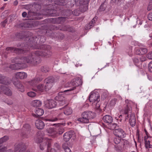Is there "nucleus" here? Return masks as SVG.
Wrapping results in <instances>:
<instances>
[{
    "mask_svg": "<svg viewBox=\"0 0 152 152\" xmlns=\"http://www.w3.org/2000/svg\"><path fill=\"white\" fill-rule=\"evenodd\" d=\"M56 130L57 132V134H62L64 132L63 128L59 126L56 127Z\"/></svg>",
    "mask_w": 152,
    "mask_h": 152,
    "instance_id": "72a5a7b5",
    "label": "nucleus"
},
{
    "mask_svg": "<svg viewBox=\"0 0 152 152\" xmlns=\"http://www.w3.org/2000/svg\"><path fill=\"white\" fill-rule=\"evenodd\" d=\"M40 55L38 51L29 53L26 56V63L32 64H37L40 62Z\"/></svg>",
    "mask_w": 152,
    "mask_h": 152,
    "instance_id": "f03ea898",
    "label": "nucleus"
},
{
    "mask_svg": "<svg viewBox=\"0 0 152 152\" xmlns=\"http://www.w3.org/2000/svg\"><path fill=\"white\" fill-rule=\"evenodd\" d=\"M148 18L150 20H152V12L149 13L148 15Z\"/></svg>",
    "mask_w": 152,
    "mask_h": 152,
    "instance_id": "052dcab7",
    "label": "nucleus"
},
{
    "mask_svg": "<svg viewBox=\"0 0 152 152\" xmlns=\"http://www.w3.org/2000/svg\"><path fill=\"white\" fill-rule=\"evenodd\" d=\"M15 80L16 81L13 82L14 85L19 91L21 92H23L25 91L23 86L22 85V83L16 79H15Z\"/></svg>",
    "mask_w": 152,
    "mask_h": 152,
    "instance_id": "4468645a",
    "label": "nucleus"
},
{
    "mask_svg": "<svg viewBox=\"0 0 152 152\" xmlns=\"http://www.w3.org/2000/svg\"><path fill=\"white\" fill-rule=\"evenodd\" d=\"M48 133V135L52 137H55L56 136L57 132L56 131V127H50L46 129Z\"/></svg>",
    "mask_w": 152,
    "mask_h": 152,
    "instance_id": "ddd939ff",
    "label": "nucleus"
},
{
    "mask_svg": "<svg viewBox=\"0 0 152 152\" xmlns=\"http://www.w3.org/2000/svg\"><path fill=\"white\" fill-rule=\"evenodd\" d=\"M54 81V78L52 76L49 77L45 80V82L46 83L51 84Z\"/></svg>",
    "mask_w": 152,
    "mask_h": 152,
    "instance_id": "473e14b6",
    "label": "nucleus"
},
{
    "mask_svg": "<svg viewBox=\"0 0 152 152\" xmlns=\"http://www.w3.org/2000/svg\"><path fill=\"white\" fill-rule=\"evenodd\" d=\"M72 137V134L70 132L65 133L63 135V140L65 142L68 141Z\"/></svg>",
    "mask_w": 152,
    "mask_h": 152,
    "instance_id": "412c9836",
    "label": "nucleus"
},
{
    "mask_svg": "<svg viewBox=\"0 0 152 152\" xmlns=\"http://www.w3.org/2000/svg\"><path fill=\"white\" fill-rule=\"evenodd\" d=\"M35 14V13L34 12L29 11L28 12V15L27 17H29L33 16Z\"/></svg>",
    "mask_w": 152,
    "mask_h": 152,
    "instance_id": "603ef678",
    "label": "nucleus"
},
{
    "mask_svg": "<svg viewBox=\"0 0 152 152\" xmlns=\"http://www.w3.org/2000/svg\"><path fill=\"white\" fill-rule=\"evenodd\" d=\"M62 93H63V92H60L58 93V95L55 98L56 100L59 102L63 101V100L65 99L64 96V94H62Z\"/></svg>",
    "mask_w": 152,
    "mask_h": 152,
    "instance_id": "a878e982",
    "label": "nucleus"
},
{
    "mask_svg": "<svg viewBox=\"0 0 152 152\" xmlns=\"http://www.w3.org/2000/svg\"><path fill=\"white\" fill-rule=\"evenodd\" d=\"M81 117L78 118L77 121H78L84 124H87L89 123V120H88V119H87L84 116H83L82 114H81Z\"/></svg>",
    "mask_w": 152,
    "mask_h": 152,
    "instance_id": "393cba45",
    "label": "nucleus"
},
{
    "mask_svg": "<svg viewBox=\"0 0 152 152\" xmlns=\"http://www.w3.org/2000/svg\"><path fill=\"white\" fill-rule=\"evenodd\" d=\"M96 20V19L95 18H94L89 24L87 25V28L88 29H90L93 27L94 26Z\"/></svg>",
    "mask_w": 152,
    "mask_h": 152,
    "instance_id": "2f4dec72",
    "label": "nucleus"
},
{
    "mask_svg": "<svg viewBox=\"0 0 152 152\" xmlns=\"http://www.w3.org/2000/svg\"><path fill=\"white\" fill-rule=\"evenodd\" d=\"M132 46L128 47H127L126 50V52L130 56H132Z\"/></svg>",
    "mask_w": 152,
    "mask_h": 152,
    "instance_id": "f704fd0d",
    "label": "nucleus"
},
{
    "mask_svg": "<svg viewBox=\"0 0 152 152\" xmlns=\"http://www.w3.org/2000/svg\"><path fill=\"white\" fill-rule=\"evenodd\" d=\"M90 0H76V3L77 4L79 3L80 5L88 4Z\"/></svg>",
    "mask_w": 152,
    "mask_h": 152,
    "instance_id": "e433bc0d",
    "label": "nucleus"
},
{
    "mask_svg": "<svg viewBox=\"0 0 152 152\" xmlns=\"http://www.w3.org/2000/svg\"><path fill=\"white\" fill-rule=\"evenodd\" d=\"M61 118H60V117L59 118H50L49 119H47V121H52V122H54L55 121H57L59 119H61Z\"/></svg>",
    "mask_w": 152,
    "mask_h": 152,
    "instance_id": "49530a36",
    "label": "nucleus"
},
{
    "mask_svg": "<svg viewBox=\"0 0 152 152\" xmlns=\"http://www.w3.org/2000/svg\"><path fill=\"white\" fill-rule=\"evenodd\" d=\"M66 18L64 17H59L56 19V21L58 23H61L64 21Z\"/></svg>",
    "mask_w": 152,
    "mask_h": 152,
    "instance_id": "de8ad7c7",
    "label": "nucleus"
},
{
    "mask_svg": "<svg viewBox=\"0 0 152 152\" xmlns=\"http://www.w3.org/2000/svg\"><path fill=\"white\" fill-rule=\"evenodd\" d=\"M42 80V78L40 77H38L34 78L31 81L28 82L29 85L34 87L36 85L39 83Z\"/></svg>",
    "mask_w": 152,
    "mask_h": 152,
    "instance_id": "f8f14e48",
    "label": "nucleus"
},
{
    "mask_svg": "<svg viewBox=\"0 0 152 152\" xmlns=\"http://www.w3.org/2000/svg\"><path fill=\"white\" fill-rule=\"evenodd\" d=\"M41 71L44 72L46 73L49 70V69L48 67L46 66L42 67L41 68Z\"/></svg>",
    "mask_w": 152,
    "mask_h": 152,
    "instance_id": "37998d69",
    "label": "nucleus"
},
{
    "mask_svg": "<svg viewBox=\"0 0 152 152\" xmlns=\"http://www.w3.org/2000/svg\"><path fill=\"white\" fill-rule=\"evenodd\" d=\"M57 103L53 99H48L44 102L45 107L48 109L54 108L57 106Z\"/></svg>",
    "mask_w": 152,
    "mask_h": 152,
    "instance_id": "39448f33",
    "label": "nucleus"
},
{
    "mask_svg": "<svg viewBox=\"0 0 152 152\" xmlns=\"http://www.w3.org/2000/svg\"><path fill=\"white\" fill-rule=\"evenodd\" d=\"M42 132H39L37 134V137L35 138V140L37 143H40L42 140Z\"/></svg>",
    "mask_w": 152,
    "mask_h": 152,
    "instance_id": "4be33fe9",
    "label": "nucleus"
},
{
    "mask_svg": "<svg viewBox=\"0 0 152 152\" xmlns=\"http://www.w3.org/2000/svg\"><path fill=\"white\" fill-rule=\"evenodd\" d=\"M52 143V140L51 139H48L46 140V144H43L42 143L40 145V148L42 150H44L45 148V147L46 144L47 145V152H50V151L51 152H56V151L53 148H50V146Z\"/></svg>",
    "mask_w": 152,
    "mask_h": 152,
    "instance_id": "20e7f679",
    "label": "nucleus"
},
{
    "mask_svg": "<svg viewBox=\"0 0 152 152\" xmlns=\"http://www.w3.org/2000/svg\"><path fill=\"white\" fill-rule=\"evenodd\" d=\"M145 132L146 135V138H149L150 137L149 136V134L145 129Z\"/></svg>",
    "mask_w": 152,
    "mask_h": 152,
    "instance_id": "0e129e2a",
    "label": "nucleus"
},
{
    "mask_svg": "<svg viewBox=\"0 0 152 152\" xmlns=\"http://www.w3.org/2000/svg\"><path fill=\"white\" fill-rule=\"evenodd\" d=\"M117 100L115 99H112L110 100L109 103V105L111 107L114 106L116 103Z\"/></svg>",
    "mask_w": 152,
    "mask_h": 152,
    "instance_id": "58836bf2",
    "label": "nucleus"
},
{
    "mask_svg": "<svg viewBox=\"0 0 152 152\" xmlns=\"http://www.w3.org/2000/svg\"><path fill=\"white\" fill-rule=\"evenodd\" d=\"M147 57L149 59H152V52H150L148 54Z\"/></svg>",
    "mask_w": 152,
    "mask_h": 152,
    "instance_id": "4d7b16f0",
    "label": "nucleus"
},
{
    "mask_svg": "<svg viewBox=\"0 0 152 152\" xmlns=\"http://www.w3.org/2000/svg\"><path fill=\"white\" fill-rule=\"evenodd\" d=\"M131 108L128 105H126V107L124 110V113L125 114H127L128 113L131 111Z\"/></svg>",
    "mask_w": 152,
    "mask_h": 152,
    "instance_id": "4c0bfd02",
    "label": "nucleus"
},
{
    "mask_svg": "<svg viewBox=\"0 0 152 152\" xmlns=\"http://www.w3.org/2000/svg\"><path fill=\"white\" fill-rule=\"evenodd\" d=\"M146 59V58L145 56H142L140 58V60L141 61H145Z\"/></svg>",
    "mask_w": 152,
    "mask_h": 152,
    "instance_id": "bf43d9fd",
    "label": "nucleus"
},
{
    "mask_svg": "<svg viewBox=\"0 0 152 152\" xmlns=\"http://www.w3.org/2000/svg\"><path fill=\"white\" fill-rule=\"evenodd\" d=\"M60 110H63L64 114L66 115H71L72 113V110L71 108L68 106H65L64 107L60 108Z\"/></svg>",
    "mask_w": 152,
    "mask_h": 152,
    "instance_id": "f3484780",
    "label": "nucleus"
},
{
    "mask_svg": "<svg viewBox=\"0 0 152 152\" xmlns=\"http://www.w3.org/2000/svg\"><path fill=\"white\" fill-rule=\"evenodd\" d=\"M133 61L135 65H137L140 62V60L137 58H135L133 59Z\"/></svg>",
    "mask_w": 152,
    "mask_h": 152,
    "instance_id": "8fccbe9b",
    "label": "nucleus"
},
{
    "mask_svg": "<svg viewBox=\"0 0 152 152\" xmlns=\"http://www.w3.org/2000/svg\"><path fill=\"white\" fill-rule=\"evenodd\" d=\"M110 126L111 127V129L113 130L117 126V124L115 123H113V124H110Z\"/></svg>",
    "mask_w": 152,
    "mask_h": 152,
    "instance_id": "3c124183",
    "label": "nucleus"
},
{
    "mask_svg": "<svg viewBox=\"0 0 152 152\" xmlns=\"http://www.w3.org/2000/svg\"><path fill=\"white\" fill-rule=\"evenodd\" d=\"M67 12L69 13V14H68L67 15H71V13H72L73 15L75 16H78L80 14V11L77 10H75L73 11L70 10H68L66 11Z\"/></svg>",
    "mask_w": 152,
    "mask_h": 152,
    "instance_id": "bb28decb",
    "label": "nucleus"
},
{
    "mask_svg": "<svg viewBox=\"0 0 152 152\" xmlns=\"http://www.w3.org/2000/svg\"><path fill=\"white\" fill-rule=\"evenodd\" d=\"M27 15V13L26 12H23L22 14V16L24 18L26 17V16Z\"/></svg>",
    "mask_w": 152,
    "mask_h": 152,
    "instance_id": "338daca9",
    "label": "nucleus"
},
{
    "mask_svg": "<svg viewBox=\"0 0 152 152\" xmlns=\"http://www.w3.org/2000/svg\"><path fill=\"white\" fill-rule=\"evenodd\" d=\"M54 146L56 148H59V145L57 143H56L54 144Z\"/></svg>",
    "mask_w": 152,
    "mask_h": 152,
    "instance_id": "774afa93",
    "label": "nucleus"
},
{
    "mask_svg": "<svg viewBox=\"0 0 152 152\" xmlns=\"http://www.w3.org/2000/svg\"><path fill=\"white\" fill-rule=\"evenodd\" d=\"M7 22V19H5L4 21L2 22L1 23V25L3 27H4Z\"/></svg>",
    "mask_w": 152,
    "mask_h": 152,
    "instance_id": "864d4df0",
    "label": "nucleus"
},
{
    "mask_svg": "<svg viewBox=\"0 0 152 152\" xmlns=\"http://www.w3.org/2000/svg\"><path fill=\"white\" fill-rule=\"evenodd\" d=\"M0 89L5 94L8 96H11L12 93L10 90L8 88L4 85H0Z\"/></svg>",
    "mask_w": 152,
    "mask_h": 152,
    "instance_id": "dca6fc26",
    "label": "nucleus"
},
{
    "mask_svg": "<svg viewBox=\"0 0 152 152\" xmlns=\"http://www.w3.org/2000/svg\"><path fill=\"white\" fill-rule=\"evenodd\" d=\"M31 104L33 106L37 107L40 106L42 104V103L40 101L36 100L33 101L32 102Z\"/></svg>",
    "mask_w": 152,
    "mask_h": 152,
    "instance_id": "c756f323",
    "label": "nucleus"
},
{
    "mask_svg": "<svg viewBox=\"0 0 152 152\" xmlns=\"http://www.w3.org/2000/svg\"><path fill=\"white\" fill-rule=\"evenodd\" d=\"M148 69L150 72H152V62H151L149 63L148 66Z\"/></svg>",
    "mask_w": 152,
    "mask_h": 152,
    "instance_id": "5fc2aeb1",
    "label": "nucleus"
},
{
    "mask_svg": "<svg viewBox=\"0 0 152 152\" xmlns=\"http://www.w3.org/2000/svg\"><path fill=\"white\" fill-rule=\"evenodd\" d=\"M73 82H74V88H72L69 90H65L64 92H66L69 90H72L75 89L76 86H78L81 85L82 84V80L79 77H77L75 79L73 80Z\"/></svg>",
    "mask_w": 152,
    "mask_h": 152,
    "instance_id": "1a4fd4ad",
    "label": "nucleus"
},
{
    "mask_svg": "<svg viewBox=\"0 0 152 152\" xmlns=\"http://www.w3.org/2000/svg\"><path fill=\"white\" fill-rule=\"evenodd\" d=\"M27 74L24 72H18L15 73V76L18 79H25L27 77Z\"/></svg>",
    "mask_w": 152,
    "mask_h": 152,
    "instance_id": "a211bd4d",
    "label": "nucleus"
},
{
    "mask_svg": "<svg viewBox=\"0 0 152 152\" xmlns=\"http://www.w3.org/2000/svg\"><path fill=\"white\" fill-rule=\"evenodd\" d=\"M37 89L32 88V90L35 91H38L40 92H43L45 88H44V86L42 84H39L37 86Z\"/></svg>",
    "mask_w": 152,
    "mask_h": 152,
    "instance_id": "7c9ffc66",
    "label": "nucleus"
},
{
    "mask_svg": "<svg viewBox=\"0 0 152 152\" xmlns=\"http://www.w3.org/2000/svg\"><path fill=\"white\" fill-rule=\"evenodd\" d=\"M129 122L132 126H134L135 125L136 119L135 115L133 113L131 114L129 120Z\"/></svg>",
    "mask_w": 152,
    "mask_h": 152,
    "instance_id": "5701e85b",
    "label": "nucleus"
},
{
    "mask_svg": "<svg viewBox=\"0 0 152 152\" xmlns=\"http://www.w3.org/2000/svg\"><path fill=\"white\" fill-rule=\"evenodd\" d=\"M115 135L118 137L123 138L126 136L125 132L122 129H115L114 131Z\"/></svg>",
    "mask_w": 152,
    "mask_h": 152,
    "instance_id": "6e6552de",
    "label": "nucleus"
},
{
    "mask_svg": "<svg viewBox=\"0 0 152 152\" xmlns=\"http://www.w3.org/2000/svg\"><path fill=\"white\" fill-rule=\"evenodd\" d=\"M87 4H86L81 5V6L80 7V9L81 12H84L88 10V7Z\"/></svg>",
    "mask_w": 152,
    "mask_h": 152,
    "instance_id": "c9c22d12",
    "label": "nucleus"
},
{
    "mask_svg": "<svg viewBox=\"0 0 152 152\" xmlns=\"http://www.w3.org/2000/svg\"><path fill=\"white\" fill-rule=\"evenodd\" d=\"M99 97L97 93L92 92L89 96V100L90 102L94 103L95 104L100 101Z\"/></svg>",
    "mask_w": 152,
    "mask_h": 152,
    "instance_id": "423d86ee",
    "label": "nucleus"
},
{
    "mask_svg": "<svg viewBox=\"0 0 152 152\" xmlns=\"http://www.w3.org/2000/svg\"><path fill=\"white\" fill-rule=\"evenodd\" d=\"M120 138V137H118L114 138L113 140L114 142L116 145L118 144L121 142L122 140Z\"/></svg>",
    "mask_w": 152,
    "mask_h": 152,
    "instance_id": "ea45409f",
    "label": "nucleus"
},
{
    "mask_svg": "<svg viewBox=\"0 0 152 152\" xmlns=\"http://www.w3.org/2000/svg\"><path fill=\"white\" fill-rule=\"evenodd\" d=\"M103 120L104 122L108 124L111 123L113 121L112 117L109 115H106L104 116Z\"/></svg>",
    "mask_w": 152,
    "mask_h": 152,
    "instance_id": "aec40b11",
    "label": "nucleus"
},
{
    "mask_svg": "<svg viewBox=\"0 0 152 152\" xmlns=\"http://www.w3.org/2000/svg\"><path fill=\"white\" fill-rule=\"evenodd\" d=\"M62 147L64 150L66 149H67V148H69L68 143L66 142L64 143L62 145Z\"/></svg>",
    "mask_w": 152,
    "mask_h": 152,
    "instance_id": "09e8293b",
    "label": "nucleus"
},
{
    "mask_svg": "<svg viewBox=\"0 0 152 152\" xmlns=\"http://www.w3.org/2000/svg\"><path fill=\"white\" fill-rule=\"evenodd\" d=\"M99 10L100 11H104L105 10V8L104 7L103 4H101Z\"/></svg>",
    "mask_w": 152,
    "mask_h": 152,
    "instance_id": "13d9d810",
    "label": "nucleus"
},
{
    "mask_svg": "<svg viewBox=\"0 0 152 152\" xmlns=\"http://www.w3.org/2000/svg\"><path fill=\"white\" fill-rule=\"evenodd\" d=\"M107 96V92H104L101 96L102 98L104 99Z\"/></svg>",
    "mask_w": 152,
    "mask_h": 152,
    "instance_id": "6e6d98bb",
    "label": "nucleus"
},
{
    "mask_svg": "<svg viewBox=\"0 0 152 152\" xmlns=\"http://www.w3.org/2000/svg\"><path fill=\"white\" fill-rule=\"evenodd\" d=\"M68 103L66 102V101L64 99L63 101H60L59 102V105L60 106H61L65 105V106H67Z\"/></svg>",
    "mask_w": 152,
    "mask_h": 152,
    "instance_id": "79ce46f5",
    "label": "nucleus"
},
{
    "mask_svg": "<svg viewBox=\"0 0 152 152\" xmlns=\"http://www.w3.org/2000/svg\"><path fill=\"white\" fill-rule=\"evenodd\" d=\"M147 49L144 48H136L134 50V53L137 55H143L146 53L147 52Z\"/></svg>",
    "mask_w": 152,
    "mask_h": 152,
    "instance_id": "2eb2a0df",
    "label": "nucleus"
},
{
    "mask_svg": "<svg viewBox=\"0 0 152 152\" xmlns=\"http://www.w3.org/2000/svg\"><path fill=\"white\" fill-rule=\"evenodd\" d=\"M44 113V111L42 109L39 108H37L36 111V115L33 114V115L34 117L39 116L42 115Z\"/></svg>",
    "mask_w": 152,
    "mask_h": 152,
    "instance_id": "b1692460",
    "label": "nucleus"
},
{
    "mask_svg": "<svg viewBox=\"0 0 152 152\" xmlns=\"http://www.w3.org/2000/svg\"><path fill=\"white\" fill-rule=\"evenodd\" d=\"M129 144V142L128 141L122 139L121 143L115 145L114 149L118 152H121Z\"/></svg>",
    "mask_w": 152,
    "mask_h": 152,
    "instance_id": "7ed1b4c3",
    "label": "nucleus"
},
{
    "mask_svg": "<svg viewBox=\"0 0 152 152\" xmlns=\"http://www.w3.org/2000/svg\"><path fill=\"white\" fill-rule=\"evenodd\" d=\"M11 81L10 78L0 75V83L8 85L10 83Z\"/></svg>",
    "mask_w": 152,
    "mask_h": 152,
    "instance_id": "9b49d317",
    "label": "nucleus"
},
{
    "mask_svg": "<svg viewBox=\"0 0 152 152\" xmlns=\"http://www.w3.org/2000/svg\"><path fill=\"white\" fill-rule=\"evenodd\" d=\"M35 124L36 127L39 129H42L45 126L44 122L41 120H36Z\"/></svg>",
    "mask_w": 152,
    "mask_h": 152,
    "instance_id": "6ab92c4d",
    "label": "nucleus"
},
{
    "mask_svg": "<svg viewBox=\"0 0 152 152\" xmlns=\"http://www.w3.org/2000/svg\"><path fill=\"white\" fill-rule=\"evenodd\" d=\"M150 7L151 8H152V0H150L149 4L148 6V8Z\"/></svg>",
    "mask_w": 152,
    "mask_h": 152,
    "instance_id": "69168bd1",
    "label": "nucleus"
},
{
    "mask_svg": "<svg viewBox=\"0 0 152 152\" xmlns=\"http://www.w3.org/2000/svg\"><path fill=\"white\" fill-rule=\"evenodd\" d=\"M82 114L83 116H84L87 119H88V120L93 118L95 116V113L94 112L91 111L84 112Z\"/></svg>",
    "mask_w": 152,
    "mask_h": 152,
    "instance_id": "9d476101",
    "label": "nucleus"
},
{
    "mask_svg": "<svg viewBox=\"0 0 152 152\" xmlns=\"http://www.w3.org/2000/svg\"><path fill=\"white\" fill-rule=\"evenodd\" d=\"M68 26H65L62 28V30L64 31H67L68 28H69Z\"/></svg>",
    "mask_w": 152,
    "mask_h": 152,
    "instance_id": "680f3d73",
    "label": "nucleus"
},
{
    "mask_svg": "<svg viewBox=\"0 0 152 152\" xmlns=\"http://www.w3.org/2000/svg\"><path fill=\"white\" fill-rule=\"evenodd\" d=\"M26 57L24 56H18L13 59L12 60V63H16L19 66L25 64L26 62Z\"/></svg>",
    "mask_w": 152,
    "mask_h": 152,
    "instance_id": "0eeeda50",
    "label": "nucleus"
},
{
    "mask_svg": "<svg viewBox=\"0 0 152 152\" xmlns=\"http://www.w3.org/2000/svg\"><path fill=\"white\" fill-rule=\"evenodd\" d=\"M24 127L25 128H28L29 131V130H30L31 127L29 124H26L25 125V126H24Z\"/></svg>",
    "mask_w": 152,
    "mask_h": 152,
    "instance_id": "e2e57ef3",
    "label": "nucleus"
},
{
    "mask_svg": "<svg viewBox=\"0 0 152 152\" xmlns=\"http://www.w3.org/2000/svg\"><path fill=\"white\" fill-rule=\"evenodd\" d=\"M74 82L72 80L71 82H68L66 85V87H72V88H74Z\"/></svg>",
    "mask_w": 152,
    "mask_h": 152,
    "instance_id": "c03bdc74",
    "label": "nucleus"
},
{
    "mask_svg": "<svg viewBox=\"0 0 152 152\" xmlns=\"http://www.w3.org/2000/svg\"><path fill=\"white\" fill-rule=\"evenodd\" d=\"M46 84L45 86V91H48L52 87V84L48 83H46Z\"/></svg>",
    "mask_w": 152,
    "mask_h": 152,
    "instance_id": "a19ab883",
    "label": "nucleus"
},
{
    "mask_svg": "<svg viewBox=\"0 0 152 152\" xmlns=\"http://www.w3.org/2000/svg\"><path fill=\"white\" fill-rule=\"evenodd\" d=\"M37 39V38H35L34 40V39L32 38V39H29L28 43H30L29 46L27 44H25L24 46L23 49L14 48L13 47H8L6 48V50H11L17 53H25L26 51L29 50L30 47L32 48L35 49H40L43 50V51H40L38 50V53L40 55L39 56H41L46 57H49L52 55V52L50 50L47 49V48H49L50 47L49 46L42 45H40L38 44H37L36 41Z\"/></svg>",
    "mask_w": 152,
    "mask_h": 152,
    "instance_id": "f257e3e1",
    "label": "nucleus"
},
{
    "mask_svg": "<svg viewBox=\"0 0 152 152\" xmlns=\"http://www.w3.org/2000/svg\"><path fill=\"white\" fill-rule=\"evenodd\" d=\"M27 94L29 97H33L36 96V94L34 92L30 91L27 93Z\"/></svg>",
    "mask_w": 152,
    "mask_h": 152,
    "instance_id": "a18cd8bd",
    "label": "nucleus"
},
{
    "mask_svg": "<svg viewBox=\"0 0 152 152\" xmlns=\"http://www.w3.org/2000/svg\"><path fill=\"white\" fill-rule=\"evenodd\" d=\"M15 64L10 65L9 67L12 69H21L23 68L22 66H20L16 63H15Z\"/></svg>",
    "mask_w": 152,
    "mask_h": 152,
    "instance_id": "c85d7f7f",
    "label": "nucleus"
},
{
    "mask_svg": "<svg viewBox=\"0 0 152 152\" xmlns=\"http://www.w3.org/2000/svg\"><path fill=\"white\" fill-rule=\"evenodd\" d=\"M148 138H146V136L144 137V141L145 142V148H152V145L150 144V141L149 140H148Z\"/></svg>",
    "mask_w": 152,
    "mask_h": 152,
    "instance_id": "cd10ccee",
    "label": "nucleus"
}]
</instances>
